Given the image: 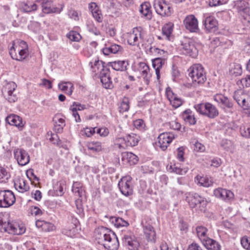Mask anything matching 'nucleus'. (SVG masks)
Returning a JSON list of instances; mask_svg holds the SVG:
<instances>
[{
	"mask_svg": "<svg viewBox=\"0 0 250 250\" xmlns=\"http://www.w3.org/2000/svg\"><path fill=\"white\" fill-rule=\"evenodd\" d=\"M78 220L76 219H72V222L69 223L67 226L62 229V233L70 237L75 236L77 230L76 229V224Z\"/></svg>",
	"mask_w": 250,
	"mask_h": 250,
	"instance_id": "nucleus-21",
	"label": "nucleus"
},
{
	"mask_svg": "<svg viewBox=\"0 0 250 250\" xmlns=\"http://www.w3.org/2000/svg\"><path fill=\"white\" fill-rule=\"evenodd\" d=\"M202 243L208 250H220L221 248L218 242L209 237L206 238Z\"/></svg>",
	"mask_w": 250,
	"mask_h": 250,
	"instance_id": "nucleus-27",
	"label": "nucleus"
},
{
	"mask_svg": "<svg viewBox=\"0 0 250 250\" xmlns=\"http://www.w3.org/2000/svg\"><path fill=\"white\" fill-rule=\"evenodd\" d=\"M204 25L206 30L209 32H211L216 30L218 22L213 17H208L206 18L204 21Z\"/></svg>",
	"mask_w": 250,
	"mask_h": 250,
	"instance_id": "nucleus-24",
	"label": "nucleus"
},
{
	"mask_svg": "<svg viewBox=\"0 0 250 250\" xmlns=\"http://www.w3.org/2000/svg\"><path fill=\"white\" fill-rule=\"evenodd\" d=\"M244 101L242 103L240 106L245 110L250 109V93H249L246 97L245 98Z\"/></svg>",
	"mask_w": 250,
	"mask_h": 250,
	"instance_id": "nucleus-55",
	"label": "nucleus"
},
{
	"mask_svg": "<svg viewBox=\"0 0 250 250\" xmlns=\"http://www.w3.org/2000/svg\"><path fill=\"white\" fill-rule=\"evenodd\" d=\"M14 154L19 165L24 166L29 162V155L25 150L21 148L16 149Z\"/></svg>",
	"mask_w": 250,
	"mask_h": 250,
	"instance_id": "nucleus-13",
	"label": "nucleus"
},
{
	"mask_svg": "<svg viewBox=\"0 0 250 250\" xmlns=\"http://www.w3.org/2000/svg\"><path fill=\"white\" fill-rule=\"evenodd\" d=\"M96 128V127H86L84 129V130L83 131L84 132V133L85 134V135L87 137H89L91 136L95 133Z\"/></svg>",
	"mask_w": 250,
	"mask_h": 250,
	"instance_id": "nucleus-64",
	"label": "nucleus"
},
{
	"mask_svg": "<svg viewBox=\"0 0 250 250\" xmlns=\"http://www.w3.org/2000/svg\"><path fill=\"white\" fill-rule=\"evenodd\" d=\"M213 99L217 103L221 104L222 108L231 109L233 107V103L226 96L221 94H216L213 96Z\"/></svg>",
	"mask_w": 250,
	"mask_h": 250,
	"instance_id": "nucleus-17",
	"label": "nucleus"
},
{
	"mask_svg": "<svg viewBox=\"0 0 250 250\" xmlns=\"http://www.w3.org/2000/svg\"><path fill=\"white\" fill-rule=\"evenodd\" d=\"M188 75L192 81L193 84L197 85L203 84L207 80L204 67L200 64H195L188 70Z\"/></svg>",
	"mask_w": 250,
	"mask_h": 250,
	"instance_id": "nucleus-2",
	"label": "nucleus"
},
{
	"mask_svg": "<svg viewBox=\"0 0 250 250\" xmlns=\"http://www.w3.org/2000/svg\"><path fill=\"white\" fill-rule=\"evenodd\" d=\"M89 64L90 65L91 70L96 74L99 73L101 74V71H104V70L108 69L104 65L103 61L99 60L95 61L94 63L90 62Z\"/></svg>",
	"mask_w": 250,
	"mask_h": 250,
	"instance_id": "nucleus-30",
	"label": "nucleus"
},
{
	"mask_svg": "<svg viewBox=\"0 0 250 250\" xmlns=\"http://www.w3.org/2000/svg\"><path fill=\"white\" fill-rule=\"evenodd\" d=\"M63 183L62 181L57 182L55 187H54V190L56 191V194L58 196H62L63 194Z\"/></svg>",
	"mask_w": 250,
	"mask_h": 250,
	"instance_id": "nucleus-54",
	"label": "nucleus"
},
{
	"mask_svg": "<svg viewBox=\"0 0 250 250\" xmlns=\"http://www.w3.org/2000/svg\"><path fill=\"white\" fill-rule=\"evenodd\" d=\"M249 92L245 91L242 89H239L235 91L233 94V99L237 102L238 104L240 106L242 103L245 99V97L247 96Z\"/></svg>",
	"mask_w": 250,
	"mask_h": 250,
	"instance_id": "nucleus-29",
	"label": "nucleus"
},
{
	"mask_svg": "<svg viewBox=\"0 0 250 250\" xmlns=\"http://www.w3.org/2000/svg\"><path fill=\"white\" fill-rule=\"evenodd\" d=\"M184 24L185 28L191 32H196L199 29L197 20L192 15L186 17Z\"/></svg>",
	"mask_w": 250,
	"mask_h": 250,
	"instance_id": "nucleus-15",
	"label": "nucleus"
},
{
	"mask_svg": "<svg viewBox=\"0 0 250 250\" xmlns=\"http://www.w3.org/2000/svg\"><path fill=\"white\" fill-rule=\"evenodd\" d=\"M68 38L72 41L78 42L79 41L81 37L79 33L76 31H70L67 35Z\"/></svg>",
	"mask_w": 250,
	"mask_h": 250,
	"instance_id": "nucleus-51",
	"label": "nucleus"
},
{
	"mask_svg": "<svg viewBox=\"0 0 250 250\" xmlns=\"http://www.w3.org/2000/svg\"><path fill=\"white\" fill-rule=\"evenodd\" d=\"M4 193L3 190H0V208H7L8 202H6Z\"/></svg>",
	"mask_w": 250,
	"mask_h": 250,
	"instance_id": "nucleus-57",
	"label": "nucleus"
},
{
	"mask_svg": "<svg viewBox=\"0 0 250 250\" xmlns=\"http://www.w3.org/2000/svg\"><path fill=\"white\" fill-rule=\"evenodd\" d=\"M100 76L101 82L105 88L111 89L113 87L110 77L109 69H105L104 71H101Z\"/></svg>",
	"mask_w": 250,
	"mask_h": 250,
	"instance_id": "nucleus-20",
	"label": "nucleus"
},
{
	"mask_svg": "<svg viewBox=\"0 0 250 250\" xmlns=\"http://www.w3.org/2000/svg\"><path fill=\"white\" fill-rule=\"evenodd\" d=\"M165 62V59L158 57L152 61V65L154 68H157V67H158V68H161Z\"/></svg>",
	"mask_w": 250,
	"mask_h": 250,
	"instance_id": "nucleus-49",
	"label": "nucleus"
},
{
	"mask_svg": "<svg viewBox=\"0 0 250 250\" xmlns=\"http://www.w3.org/2000/svg\"><path fill=\"white\" fill-rule=\"evenodd\" d=\"M139 70L141 73V77L143 78L146 84L147 85L148 84L150 78L149 66L145 62H140L139 63Z\"/></svg>",
	"mask_w": 250,
	"mask_h": 250,
	"instance_id": "nucleus-23",
	"label": "nucleus"
},
{
	"mask_svg": "<svg viewBox=\"0 0 250 250\" xmlns=\"http://www.w3.org/2000/svg\"><path fill=\"white\" fill-rule=\"evenodd\" d=\"M124 141L126 146H134L138 144L139 141V137L136 134L132 133L127 135L124 138Z\"/></svg>",
	"mask_w": 250,
	"mask_h": 250,
	"instance_id": "nucleus-28",
	"label": "nucleus"
},
{
	"mask_svg": "<svg viewBox=\"0 0 250 250\" xmlns=\"http://www.w3.org/2000/svg\"><path fill=\"white\" fill-rule=\"evenodd\" d=\"M196 111L200 114L209 118H214L219 114L217 108L209 103L198 104L194 106Z\"/></svg>",
	"mask_w": 250,
	"mask_h": 250,
	"instance_id": "nucleus-5",
	"label": "nucleus"
},
{
	"mask_svg": "<svg viewBox=\"0 0 250 250\" xmlns=\"http://www.w3.org/2000/svg\"><path fill=\"white\" fill-rule=\"evenodd\" d=\"M174 138V135L170 132H164L158 137V146L162 150H165L169 144Z\"/></svg>",
	"mask_w": 250,
	"mask_h": 250,
	"instance_id": "nucleus-12",
	"label": "nucleus"
},
{
	"mask_svg": "<svg viewBox=\"0 0 250 250\" xmlns=\"http://www.w3.org/2000/svg\"><path fill=\"white\" fill-rule=\"evenodd\" d=\"M171 169V171L179 175L185 174L188 170V167H181V166H178V164H174L173 166H170L169 167Z\"/></svg>",
	"mask_w": 250,
	"mask_h": 250,
	"instance_id": "nucleus-44",
	"label": "nucleus"
},
{
	"mask_svg": "<svg viewBox=\"0 0 250 250\" xmlns=\"http://www.w3.org/2000/svg\"><path fill=\"white\" fill-rule=\"evenodd\" d=\"M229 73L235 76H240L242 73L241 65L237 63H233L230 65Z\"/></svg>",
	"mask_w": 250,
	"mask_h": 250,
	"instance_id": "nucleus-37",
	"label": "nucleus"
},
{
	"mask_svg": "<svg viewBox=\"0 0 250 250\" xmlns=\"http://www.w3.org/2000/svg\"><path fill=\"white\" fill-rule=\"evenodd\" d=\"M72 190L76 195H78L79 197H81L83 193V189L79 182H75L73 184Z\"/></svg>",
	"mask_w": 250,
	"mask_h": 250,
	"instance_id": "nucleus-46",
	"label": "nucleus"
},
{
	"mask_svg": "<svg viewBox=\"0 0 250 250\" xmlns=\"http://www.w3.org/2000/svg\"><path fill=\"white\" fill-rule=\"evenodd\" d=\"M221 146L226 151L232 153L234 150L233 143L229 140H223L221 143Z\"/></svg>",
	"mask_w": 250,
	"mask_h": 250,
	"instance_id": "nucleus-43",
	"label": "nucleus"
},
{
	"mask_svg": "<svg viewBox=\"0 0 250 250\" xmlns=\"http://www.w3.org/2000/svg\"><path fill=\"white\" fill-rule=\"evenodd\" d=\"M95 237L97 243L108 250H117L119 243L118 238L113 232L107 229L101 227L95 231Z\"/></svg>",
	"mask_w": 250,
	"mask_h": 250,
	"instance_id": "nucleus-1",
	"label": "nucleus"
},
{
	"mask_svg": "<svg viewBox=\"0 0 250 250\" xmlns=\"http://www.w3.org/2000/svg\"><path fill=\"white\" fill-rule=\"evenodd\" d=\"M92 16L95 20H96L98 22H102L103 17L101 11L100 10L97 12H95L94 13H93Z\"/></svg>",
	"mask_w": 250,
	"mask_h": 250,
	"instance_id": "nucleus-62",
	"label": "nucleus"
},
{
	"mask_svg": "<svg viewBox=\"0 0 250 250\" xmlns=\"http://www.w3.org/2000/svg\"><path fill=\"white\" fill-rule=\"evenodd\" d=\"M199 183L200 184L201 186L205 187H208L212 185V182H211V180H209L208 179H207L204 177H202L199 180Z\"/></svg>",
	"mask_w": 250,
	"mask_h": 250,
	"instance_id": "nucleus-59",
	"label": "nucleus"
},
{
	"mask_svg": "<svg viewBox=\"0 0 250 250\" xmlns=\"http://www.w3.org/2000/svg\"><path fill=\"white\" fill-rule=\"evenodd\" d=\"M129 101L128 98L124 97L119 107V111L121 113L127 111L129 108Z\"/></svg>",
	"mask_w": 250,
	"mask_h": 250,
	"instance_id": "nucleus-48",
	"label": "nucleus"
},
{
	"mask_svg": "<svg viewBox=\"0 0 250 250\" xmlns=\"http://www.w3.org/2000/svg\"><path fill=\"white\" fill-rule=\"evenodd\" d=\"M196 230L197 235L202 242L204 241L206 238H208L207 236L208 229L206 227L202 226H197Z\"/></svg>",
	"mask_w": 250,
	"mask_h": 250,
	"instance_id": "nucleus-36",
	"label": "nucleus"
},
{
	"mask_svg": "<svg viewBox=\"0 0 250 250\" xmlns=\"http://www.w3.org/2000/svg\"><path fill=\"white\" fill-rule=\"evenodd\" d=\"M86 146L88 150H91L93 152H97L102 150V146L101 143L99 142H88Z\"/></svg>",
	"mask_w": 250,
	"mask_h": 250,
	"instance_id": "nucleus-39",
	"label": "nucleus"
},
{
	"mask_svg": "<svg viewBox=\"0 0 250 250\" xmlns=\"http://www.w3.org/2000/svg\"><path fill=\"white\" fill-rule=\"evenodd\" d=\"M4 191V195L6 200V202L8 203L7 208L12 206L16 201V198L15 195L13 192L9 190H3Z\"/></svg>",
	"mask_w": 250,
	"mask_h": 250,
	"instance_id": "nucleus-35",
	"label": "nucleus"
},
{
	"mask_svg": "<svg viewBox=\"0 0 250 250\" xmlns=\"http://www.w3.org/2000/svg\"><path fill=\"white\" fill-rule=\"evenodd\" d=\"M18 51L19 54H17V61H21L25 59L28 55L27 49H21L18 47Z\"/></svg>",
	"mask_w": 250,
	"mask_h": 250,
	"instance_id": "nucleus-50",
	"label": "nucleus"
},
{
	"mask_svg": "<svg viewBox=\"0 0 250 250\" xmlns=\"http://www.w3.org/2000/svg\"><path fill=\"white\" fill-rule=\"evenodd\" d=\"M170 104L175 108L179 107L182 104V102L180 98H178L177 96L169 101Z\"/></svg>",
	"mask_w": 250,
	"mask_h": 250,
	"instance_id": "nucleus-60",
	"label": "nucleus"
},
{
	"mask_svg": "<svg viewBox=\"0 0 250 250\" xmlns=\"http://www.w3.org/2000/svg\"><path fill=\"white\" fill-rule=\"evenodd\" d=\"M42 11L45 14L60 13L63 7V6L62 5L60 8H58L53 5L52 1L48 0L42 2Z\"/></svg>",
	"mask_w": 250,
	"mask_h": 250,
	"instance_id": "nucleus-16",
	"label": "nucleus"
},
{
	"mask_svg": "<svg viewBox=\"0 0 250 250\" xmlns=\"http://www.w3.org/2000/svg\"><path fill=\"white\" fill-rule=\"evenodd\" d=\"M241 244L245 249L250 248V237L247 236L243 237L241 239Z\"/></svg>",
	"mask_w": 250,
	"mask_h": 250,
	"instance_id": "nucleus-58",
	"label": "nucleus"
},
{
	"mask_svg": "<svg viewBox=\"0 0 250 250\" xmlns=\"http://www.w3.org/2000/svg\"><path fill=\"white\" fill-rule=\"evenodd\" d=\"M127 62L125 61H118L109 62V65L116 71H123L126 70Z\"/></svg>",
	"mask_w": 250,
	"mask_h": 250,
	"instance_id": "nucleus-32",
	"label": "nucleus"
},
{
	"mask_svg": "<svg viewBox=\"0 0 250 250\" xmlns=\"http://www.w3.org/2000/svg\"><path fill=\"white\" fill-rule=\"evenodd\" d=\"M241 135L245 138H250V125H242L240 127Z\"/></svg>",
	"mask_w": 250,
	"mask_h": 250,
	"instance_id": "nucleus-47",
	"label": "nucleus"
},
{
	"mask_svg": "<svg viewBox=\"0 0 250 250\" xmlns=\"http://www.w3.org/2000/svg\"><path fill=\"white\" fill-rule=\"evenodd\" d=\"M153 6L156 12L162 16H169L172 12L171 4L165 0H155Z\"/></svg>",
	"mask_w": 250,
	"mask_h": 250,
	"instance_id": "nucleus-6",
	"label": "nucleus"
},
{
	"mask_svg": "<svg viewBox=\"0 0 250 250\" xmlns=\"http://www.w3.org/2000/svg\"><path fill=\"white\" fill-rule=\"evenodd\" d=\"M110 221L117 228L126 227L129 225L127 222L120 217H112L110 219Z\"/></svg>",
	"mask_w": 250,
	"mask_h": 250,
	"instance_id": "nucleus-41",
	"label": "nucleus"
},
{
	"mask_svg": "<svg viewBox=\"0 0 250 250\" xmlns=\"http://www.w3.org/2000/svg\"><path fill=\"white\" fill-rule=\"evenodd\" d=\"M134 126L137 128L141 130H144L145 124L144 121L142 119H138L134 122Z\"/></svg>",
	"mask_w": 250,
	"mask_h": 250,
	"instance_id": "nucleus-56",
	"label": "nucleus"
},
{
	"mask_svg": "<svg viewBox=\"0 0 250 250\" xmlns=\"http://www.w3.org/2000/svg\"><path fill=\"white\" fill-rule=\"evenodd\" d=\"M233 7L236 9L238 14L244 17L245 19L250 15V4L245 0L234 1Z\"/></svg>",
	"mask_w": 250,
	"mask_h": 250,
	"instance_id": "nucleus-9",
	"label": "nucleus"
},
{
	"mask_svg": "<svg viewBox=\"0 0 250 250\" xmlns=\"http://www.w3.org/2000/svg\"><path fill=\"white\" fill-rule=\"evenodd\" d=\"M15 188L20 192H24L28 191L29 189L28 185H26L23 179L16 180L14 183Z\"/></svg>",
	"mask_w": 250,
	"mask_h": 250,
	"instance_id": "nucleus-34",
	"label": "nucleus"
},
{
	"mask_svg": "<svg viewBox=\"0 0 250 250\" xmlns=\"http://www.w3.org/2000/svg\"><path fill=\"white\" fill-rule=\"evenodd\" d=\"M18 46L16 44L15 41L12 42V46L10 47L9 50V54L13 59L17 60V54L16 52V50L18 51Z\"/></svg>",
	"mask_w": 250,
	"mask_h": 250,
	"instance_id": "nucleus-52",
	"label": "nucleus"
},
{
	"mask_svg": "<svg viewBox=\"0 0 250 250\" xmlns=\"http://www.w3.org/2000/svg\"><path fill=\"white\" fill-rule=\"evenodd\" d=\"M124 245L129 250H137L139 247V243L135 236L132 233L126 234L122 238Z\"/></svg>",
	"mask_w": 250,
	"mask_h": 250,
	"instance_id": "nucleus-11",
	"label": "nucleus"
},
{
	"mask_svg": "<svg viewBox=\"0 0 250 250\" xmlns=\"http://www.w3.org/2000/svg\"><path fill=\"white\" fill-rule=\"evenodd\" d=\"M144 31L142 27H138L134 28L132 32L129 34L127 37V42L131 45H139V40H143Z\"/></svg>",
	"mask_w": 250,
	"mask_h": 250,
	"instance_id": "nucleus-10",
	"label": "nucleus"
},
{
	"mask_svg": "<svg viewBox=\"0 0 250 250\" xmlns=\"http://www.w3.org/2000/svg\"><path fill=\"white\" fill-rule=\"evenodd\" d=\"M59 88L68 95H71L73 92V85L70 83H63L58 85Z\"/></svg>",
	"mask_w": 250,
	"mask_h": 250,
	"instance_id": "nucleus-38",
	"label": "nucleus"
},
{
	"mask_svg": "<svg viewBox=\"0 0 250 250\" xmlns=\"http://www.w3.org/2000/svg\"><path fill=\"white\" fill-rule=\"evenodd\" d=\"M143 231L148 241L153 243L155 242L156 234L153 227L151 225L147 223L143 225Z\"/></svg>",
	"mask_w": 250,
	"mask_h": 250,
	"instance_id": "nucleus-18",
	"label": "nucleus"
},
{
	"mask_svg": "<svg viewBox=\"0 0 250 250\" xmlns=\"http://www.w3.org/2000/svg\"><path fill=\"white\" fill-rule=\"evenodd\" d=\"M194 150L197 152H203L205 150V146L201 143L196 142L194 144Z\"/></svg>",
	"mask_w": 250,
	"mask_h": 250,
	"instance_id": "nucleus-63",
	"label": "nucleus"
},
{
	"mask_svg": "<svg viewBox=\"0 0 250 250\" xmlns=\"http://www.w3.org/2000/svg\"><path fill=\"white\" fill-rule=\"evenodd\" d=\"M55 227L52 223L45 222L42 230L45 231H50L54 229Z\"/></svg>",
	"mask_w": 250,
	"mask_h": 250,
	"instance_id": "nucleus-61",
	"label": "nucleus"
},
{
	"mask_svg": "<svg viewBox=\"0 0 250 250\" xmlns=\"http://www.w3.org/2000/svg\"><path fill=\"white\" fill-rule=\"evenodd\" d=\"M105 46L102 49L103 54L105 55H108L110 53L116 54L122 51L123 48L121 46L116 44H112L110 45H105Z\"/></svg>",
	"mask_w": 250,
	"mask_h": 250,
	"instance_id": "nucleus-26",
	"label": "nucleus"
},
{
	"mask_svg": "<svg viewBox=\"0 0 250 250\" xmlns=\"http://www.w3.org/2000/svg\"><path fill=\"white\" fill-rule=\"evenodd\" d=\"M186 200L191 208H195L199 212H204L206 210L208 202L203 197L197 193H188Z\"/></svg>",
	"mask_w": 250,
	"mask_h": 250,
	"instance_id": "nucleus-3",
	"label": "nucleus"
},
{
	"mask_svg": "<svg viewBox=\"0 0 250 250\" xmlns=\"http://www.w3.org/2000/svg\"><path fill=\"white\" fill-rule=\"evenodd\" d=\"M214 195L217 198L226 201H229L234 197L233 193L230 190L222 188L215 189L214 190Z\"/></svg>",
	"mask_w": 250,
	"mask_h": 250,
	"instance_id": "nucleus-19",
	"label": "nucleus"
},
{
	"mask_svg": "<svg viewBox=\"0 0 250 250\" xmlns=\"http://www.w3.org/2000/svg\"><path fill=\"white\" fill-rule=\"evenodd\" d=\"M37 6L31 2L24 3L22 4L21 10L25 13H29L37 10Z\"/></svg>",
	"mask_w": 250,
	"mask_h": 250,
	"instance_id": "nucleus-45",
	"label": "nucleus"
},
{
	"mask_svg": "<svg viewBox=\"0 0 250 250\" xmlns=\"http://www.w3.org/2000/svg\"><path fill=\"white\" fill-rule=\"evenodd\" d=\"M0 230L11 234L21 235L25 232V228L16 223L3 222L0 220Z\"/></svg>",
	"mask_w": 250,
	"mask_h": 250,
	"instance_id": "nucleus-4",
	"label": "nucleus"
},
{
	"mask_svg": "<svg viewBox=\"0 0 250 250\" xmlns=\"http://www.w3.org/2000/svg\"><path fill=\"white\" fill-rule=\"evenodd\" d=\"M183 118L185 121L189 125H194L196 123L195 118L191 115L190 110H185L182 115Z\"/></svg>",
	"mask_w": 250,
	"mask_h": 250,
	"instance_id": "nucleus-40",
	"label": "nucleus"
},
{
	"mask_svg": "<svg viewBox=\"0 0 250 250\" xmlns=\"http://www.w3.org/2000/svg\"><path fill=\"white\" fill-rule=\"evenodd\" d=\"M122 159L126 161L130 165L136 164L138 161V157L136 155L131 152H125L122 153Z\"/></svg>",
	"mask_w": 250,
	"mask_h": 250,
	"instance_id": "nucleus-31",
	"label": "nucleus"
},
{
	"mask_svg": "<svg viewBox=\"0 0 250 250\" xmlns=\"http://www.w3.org/2000/svg\"><path fill=\"white\" fill-rule=\"evenodd\" d=\"M6 122L11 125L16 126L19 128H22L24 123L22 119L19 116L12 114L7 116L6 118Z\"/></svg>",
	"mask_w": 250,
	"mask_h": 250,
	"instance_id": "nucleus-22",
	"label": "nucleus"
},
{
	"mask_svg": "<svg viewBox=\"0 0 250 250\" xmlns=\"http://www.w3.org/2000/svg\"><path fill=\"white\" fill-rule=\"evenodd\" d=\"M9 177V175L6 170L4 168L0 167V182H5Z\"/></svg>",
	"mask_w": 250,
	"mask_h": 250,
	"instance_id": "nucleus-53",
	"label": "nucleus"
},
{
	"mask_svg": "<svg viewBox=\"0 0 250 250\" xmlns=\"http://www.w3.org/2000/svg\"><path fill=\"white\" fill-rule=\"evenodd\" d=\"M131 180L132 178L130 176H125L122 177L118 183L121 193L126 197L132 195L133 192Z\"/></svg>",
	"mask_w": 250,
	"mask_h": 250,
	"instance_id": "nucleus-7",
	"label": "nucleus"
},
{
	"mask_svg": "<svg viewBox=\"0 0 250 250\" xmlns=\"http://www.w3.org/2000/svg\"><path fill=\"white\" fill-rule=\"evenodd\" d=\"M182 49L183 54L188 55L192 58H195L198 54V50L195 47L194 42L188 41L182 44Z\"/></svg>",
	"mask_w": 250,
	"mask_h": 250,
	"instance_id": "nucleus-14",
	"label": "nucleus"
},
{
	"mask_svg": "<svg viewBox=\"0 0 250 250\" xmlns=\"http://www.w3.org/2000/svg\"><path fill=\"white\" fill-rule=\"evenodd\" d=\"M53 121L55 124V130L58 133L62 132L64 126L65 125L64 119L62 118L59 117L58 116H55L53 118Z\"/></svg>",
	"mask_w": 250,
	"mask_h": 250,
	"instance_id": "nucleus-33",
	"label": "nucleus"
},
{
	"mask_svg": "<svg viewBox=\"0 0 250 250\" xmlns=\"http://www.w3.org/2000/svg\"><path fill=\"white\" fill-rule=\"evenodd\" d=\"M17 84L13 82L7 83L2 89V92L5 99L10 103H14L18 100L15 92Z\"/></svg>",
	"mask_w": 250,
	"mask_h": 250,
	"instance_id": "nucleus-8",
	"label": "nucleus"
},
{
	"mask_svg": "<svg viewBox=\"0 0 250 250\" xmlns=\"http://www.w3.org/2000/svg\"><path fill=\"white\" fill-rule=\"evenodd\" d=\"M173 24L172 22H168L165 24L162 28V33L164 35L169 39L173 30Z\"/></svg>",
	"mask_w": 250,
	"mask_h": 250,
	"instance_id": "nucleus-42",
	"label": "nucleus"
},
{
	"mask_svg": "<svg viewBox=\"0 0 250 250\" xmlns=\"http://www.w3.org/2000/svg\"><path fill=\"white\" fill-rule=\"evenodd\" d=\"M150 8V3L148 2H145L140 5L139 9L140 12L148 20H151L152 17Z\"/></svg>",
	"mask_w": 250,
	"mask_h": 250,
	"instance_id": "nucleus-25",
	"label": "nucleus"
}]
</instances>
